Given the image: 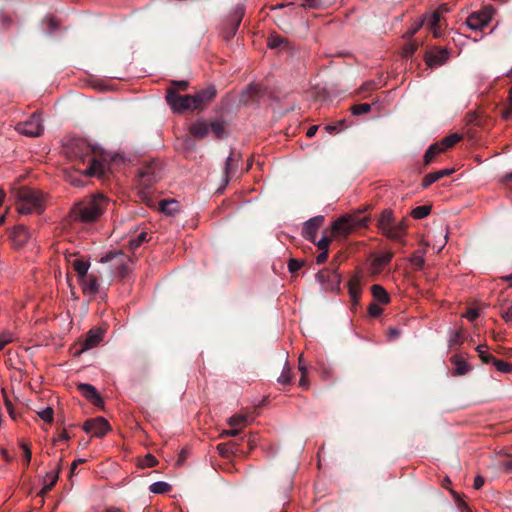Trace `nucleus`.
Segmentation results:
<instances>
[{"label": "nucleus", "instance_id": "obj_58", "mask_svg": "<svg viewBox=\"0 0 512 512\" xmlns=\"http://www.w3.org/2000/svg\"><path fill=\"white\" fill-rule=\"evenodd\" d=\"M368 312L370 316L378 317L383 312V309L381 308V306H378L375 303H371L368 307Z\"/></svg>", "mask_w": 512, "mask_h": 512}, {"label": "nucleus", "instance_id": "obj_52", "mask_svg": "<svg viewBox=\"0 0 512 512\" xmlns=\"http://www.w3.org/2000/svg\"><path fill=\"white\" fill-rule=\"evenodd\" d=\"M303 264H304L303 261H299L297 259L291 258L288 262L289 272L292 274L296 273L298 270L301 269Z\"/></svg>", "mask_w": 512, "mask_h": 512}, {"label": "nucleus", "instance_id": "obj_31", "mask_svg": "<svg viewBox=\"0 0 512 512\" xmlns=\"http://www.w3.org/2000/svg\"><path fill=\"white\" fill-rule=\"evenodd\" d=\"M71 264L78 275V280H81L89 275L88 269H89L90 263L88 261H85L80 258H75L71 262Z\"/></svg>", "mask_w": 512, "mask_h": 512}, {"label": "nucleus", "instance_id": "obj_53", "mask_svg": "<svg viewBox=\"0 0 512 512\" xmlns=\"http://www.w3.org/2000/svg\"><path fill=\"white\" fill-rule=\"evenodd\" d=\"M156 464L157 460L152 454H146L140 462L141 467H153Z\"/></svg>", "mask_w": 512, "mask_h": 512}, {"label": "nucleus", "instance_id": "obj_20", "mask_svg": "<svg viewBox=\"0 0 512 512\" xmlns=\"http://www.w3.org/2000/svg\"><path fill=\"white\" fill-rule=\"evenodd\" d=\"M84 295H96L98 293V279L93 274H89L85 278L78 280Z\"/></svg>", "mask_w": 512, "mask_h": 512}, {"label": "nucleus", "instance_id": "obj_35", "mask_svg": "<svg viewBox=\"0 0 512 512\" xmlns=\"http://www.w3.org/2000/svg\"><path fill=\"white\" fill-rule=\"evenodd\" d=\"M371 294L377 300L382 303H388L390 301V296L386 289L381 287L380 285L371 286Z\"/></svg>", "mask_w": 512, "mask_h": 512}, {"label": "nucleus", "instance_id": "obj_17", "mask_svg": "<svg viewBox=\"0 0 512 512\" xmlns=\"http://www.w3.org/2000/svg\"><path fill=\"white\" fill-rule=\"evenodd\" d=\"M30 234L24 225L16 226L10 233L9 239L15 248L23 247L28 241Z\"/></svg>", "mask_w": 512, "mask_h": 512}, {"label": "nucleus", "instance_id": "obj_12", "mask_svg": "<svg viewBox=\"0 0 512 512\" xmlns=\"http://www.w3.org/2000/svg\"><path fill=\"white\" fill-rule=\"evenodd\" d=\"M114 259H117V263H118V266H117V274L118 276L121 278V279H124L128 276V274L130 273L131 271V268L130 266L128 265V261H130V259L124 255L123 253L121 252H110L108 253L107 255H105L104 257L101 258V262H110Z\"/></svg>", "mask_w": 512, "mask_h": 512}, {"label": "nucleus", "instance_id": "obj_64", "mask_svg": "<svg viewBox=\"0 0 512 512\" xmlns=\"http://www.w3.org/2000/svg\"><path fill=\"white\" fill-rule=\"evenodd\" d=\"M423 25V22H418L416 25L412 26L406 32V37L411 38L413 35L419 30V28Z\"/></svg>", "mask_w": 512, "mask_h": 512}, {"label": "nucleus", "instance_id": "obj_51", "mask_svg": "<svg viewBox=\"0 0 512 512\" xmlns=\"http://www.w3.org/2000/svg\"><path fill=\"white\" fill-rule=\"evenodd\" d=\"M501 316L506 322L512 323V305H503L501 307Z\"/></svg>", "mask_w": 512, "mask_h": 512}, {"label": "nucleus", "instance_id": "obj_11", "mask_svg": "<svg viewBox=\"0 0 512 512\" xmlns=\"http://www.w3.org/2000/svg\"><path fill=\"white\" fill-rule=\"evenodd\" d=\"M494 10L492 7H485L484 9L473 12L466 20V25L473 29L479 30L487 25L493 18Z\"/></svg>", "mask_w": 512, "mask_h": 512}, {"label": "nucleus", "instance_id": "obj_8", "mask_svg": "<svg viewBox=\"0 0 512 512\" xmlns=\"http://www.w3.org/2000/svg\"><path fill=\"white\" fill-rule=\"evenodd\" d=\"M83 430L93 437L101 438L111 430L110 423L101 416L87 419L83 424Z\"/></svg>", "mask_w": 512, "mask_h": 512}, {"label": "nucleus", "instance_id": "obj_15", "mask_svg": "<svg viewBox=\"0 0 512 512\" xmlns=\"http://www.w3.org/2000/svg\"><path fill=\"white\" fill-rule=\"evenodd\" d=\"M442 19L441 11H434L430 15L425 16L422 22L423 25L424 23L427 25L436 38H439L442 36Z\"/></svg>", "mask_w": 512, "mask_h": 512}, {"label": "nucleus", "instance_id": "obj_28", "mask_svg": "<svg viewBox=\"0 0 512 512\" xmlns=\"http://www.w3.org/2000/svg\"><path fill=\"white\" fill-rule=\"evenodd\" d=\"M393 257L394 253L391 251L376 256L371 263L373 271L379 272L381 269H383L386 265H388L391 262Z\"/></svg>", "mask_w": 512, "mask_h": 512}, {"label": "nucleus", "instance_id": "obj_62", "mask_svg": "<svg viewBox=\"0 0 512 512\" xmlns=\"http://www.w3.org/2000/svg\"><path fill=\"white\" fill-rule=\"evenodd\" d=\"M469 321H474L478 318L479 313L475 308H470L464 315Z\"/></svg>", "mask_w": 512, "mask_h": 512}, {"label": "nucleus", "instance_id": "obj_26", "mask_svg": "<svg viewBox=\"0 0 512 512\" xmlns=\"http://www.w3.org/2000/svg\"><path fill=\"white\" fill-rule=\"evenodd\" d=\"M360 281V277L358 275H354L348 282V292L354 304L358 303L361 295Z\"/></svg>", "mask_w": 512, "mask_h": 512}, {"label": "nucleus", "instance_id": "obj_19", "mask_svg": "<svg viewBox=\"0 0 512 512\" xmlns=\"http://www.w3.org/2000/svg\"><path fill=\"white\" fill-rule=\"evenodd\" d=\"M268 46L270 49L278 51H290L293 49L291 42L277 33L268 36Z\"/></svg>", "mask_w": 512, "mask_h": 512}, {"label": "nucleus", "instance_id": "obj_33", "mask_svg": "<svg viewBox=\"0 0 512 512\" xmlns=\"http://www.w3.org/2000/svg\"><path fill=\"white\" fill-rule=\"evenodd\" d=\"M189 132L196 138H203L209 133L208 124L197 121L189 128Z\"/></svg>", "mask_w": 512, "mask_h": 512}, {"label": "nucleus", "instance_id": "obj_32", "mask_svg": "<svg viewBox=\"0 0 512 512\" xmlns=\"http://www.w3.org/2000/svg\"><path fill=\"white\" fill-rule=\"evenodd\" d=\"M208 127L216 138H224L227 135L226 123L222 120L211 122Z\"/></svg>", "mask_w": 512, "mask_h": 512}, {"label": "nucleus", "instance_id": "obj_61", "mask_svg": "<svg viewBox=\"0 0 512 512\" xmlns=\"http://www.w3.org/2000/svg\"><path fill=\"white\" fill-rule=\"evenodd\" d=\"M22 449H23V458L25 461V466H28L30 463V460H31L32 452L29 449V447L24 444L22 445Z\"/></svg>", "mask_w": 512, "mask_h": 512}, {"label": "nucleus", "instance_id": "obj_6", "mask_svg": "<svg viewBox=\"0 0 512 512\" xmlns=\"http://www.w3.org/2000/svg\"><path fill=\"white\" fill-rule=\"evenodd\" d=\"M166 100L171 108L178 113L196 110L193 95H181L176 93V88H167Z\"/></svg>", "mask_w": 512, "mask_h": 512}, {"label": "nucleus", "instance_id": "obj_60", "mask_svg": "<svg viewBox=\"0 0 512 512\" xmlns=\"http://www.w3.org/2000/svg\"><path fill=\"white\" fill-rule=\"evenodd\" d=\"M508 99H509V108L502 111V117L504 119H508L512 113V87L510 88Z\"/></svg>", "mask_w": 512, "mask_h": 512}, {"label": "nucleus", "instance_id": "obj_36", "mask_svg": "<svg viewBox=\"0 0 512 512\" xmlns=\"http://www.w3.org/2000/svg\"><path fill=\"white\" fill-rule=\"evenodd\" d=\"M172 490V486L167 482H154L149 486V491L153 494H167Z\"/></svg>", "mask_w": 512, "mask_h": 512}, {"label": "nucleus", "instance_id": "obj_13", "mask_svg": "<svg viewBox=\"0 0 512 512\" xmlns=\"http://www.w3.org/2000/svg\"><path fill=\"white\" fill-rule=\"evenodd\" d=\"M325 222L324 216H315L308 221L305 222L302 235L304 238L308 239L311 242H315V237L319 228L323 226Z\"/></svg>", "mask_w": 512, "mask_h": 512}, {"label": "nucleus", "instance_id": "obj_59", "mask_svg": "<svg viewBox=\"0 0 512 512\" xmlns=\"http://www.w3.org/2000/svg\"><path fill=\"white\" fill-rule=\"evenodd\" d=\"M4 399H5V405H6V408L10 414V416L15 419L16 418V413H15V410H14V406H13V403L10 399H8V396L4 393Z\"/></svg>", "mask_w": 512, "mask_h": 512}, {"label": "nucleus", "instance_id": "obj_9", "mask_svg": "<svg viewBox=\"0 0 512 512\" xmlns=\"http://www.w3.org/2000/svg\"><path fill=\"white\" fill-rule=\"evenodd\" d=\"M316 280L326 291H340L341 276L337 270L322 269L316 274Z\"/></svg>", "mask_w": 512, "mask_h": 512}, {"label": "nucleus", "instance_id": "obj_4", "mask_svg": "<svg viewBox=\"0 0 512 512\" xmlns=\"http://www.w3.org/2000/svg\"><path fill=\"white\" fill-rule=\"evenodd\" d=\"M163 164L156 159L145 161L139 167L136 183L144 191L150 189L163 178Z\"/></svg>", "mask_w": 512, "mask_h": 512}, {"label": "nucleus", "instance_id": "obj_34", "mask_svg": "<svg viewBox=\"0 0 512 512\" xmlns=\"http://www.w3.org/2000/svg\"><path fill=\"white\" fill-rule=\"evenodd\" d=\"M179 210L178 202L174 199L171 200H162L160 202V211L164 212L167 215H174Z\"/></svg>", "mask_w": 512, "mask_h": 512}, {"label": "nucleus", "instance_id": "obj_10", "mask_svg": "<svg viewBox=\"0 0 512 512\" xmlns=\"http://www.w3.org/2000/svg\"><path fill=\"white\" fill-rule=\"evenodd\" d=\"M16 130L30 137H37L43 133L42 120L38 113L32 114V116L25 122L19 123Z\"/></svg>", "mask_w": 512, "mask_h": 512}, {"label": "nucleus", "instance_id": "obj_45", "mask_svg": "<svg viewBox=\"0 0 512 512\" xmlns=\"http://www.w3.org/2000/svg\"><path fill=\"white\" fill-rule=\"evenodd\" d=\"M418 48V42L416 40H410L404 47V56L411 57Z\"/></svg>", "mask_w": 512, "mask_h": 512}, {"label": "nucleus", "instance_id": "obj_18", "mask_svg": "<svg viewBox=\"0 0 512 512\" xmlns=\"http://www.w3.org/2000/svg\"><path fill=\"white\" fill-rule=\"evenodd\" d=\"M217 91L215 87L209 86L207 88L201 89L193 95V99L195 100L196 110H202L203 106L209 101L215 98V94Z\"/></svg>", "mask_w": 512, "mask_h": 512}, {"label": "nucleus", "instance_id": "obj_29", "mask_svg": "<svg viewBox=\"0 0 512 512\" xmlns=\"http://www.w3.org/2000/svg\"><path fill=\"white\" fill-rule=\"evenodd\" d=\"M60 27V22L53 16H46L41 21V29L46 35H51Z\"/></svg>", "mask_w": 512, "mask_h": 512}, {"label": "nucleus", "instance_id": "obj_3", "mask_svg": "<svg viewBox=\"0 0 512 512\" xmlns=\"http://www.w3.org/2000/svg\"><path fill=\"white\" fill-rule=\"evenodd\" d=\"M14 197L20 214L41 213L44 209L43 194L37 189L28 186L19 187L14 191Z\"/></svg>", "mask_w": 512, "mask_h": 512}, {"label": "nucleus", "instance_id": "obj_46", "mask_svg": "<svg viewBox=\"0 0 512 512\" xmlns=\"http://www.w3.org/2000/svg\"><path fill=\"white\" fill-rule=\"evenodd\" d=\"M463 343V333L461 330L453 332L452 336L449 340V347H454L455 345H462Z\"/></svg>", "mask_w": 512, "mask_h": 512}, {"label": "nucleus", "instance_id": "obj_14", "mask_svg": "<svg viewBox=\"0 0 512 512\" xmlns=\"http://www.w3.org/2000/svg\"><path fill=\"white\" fill-rule=\"evenodd\" d=\"M240 160H241L240 153H237L235 150H232L226 160L225 169H224L226 185L236 176Z\"/></svg>", "mask_w": 512, "mask_h": 512}, {"label": "nucleus", "instance_id": "obj_5", "mask_svg": "<svg viewBox=\"0 0 512 512\" xmlns=\"http://www.w3.org/2000/svg\"><path fill=\"white\" fill-rule=\"evenodd\" d=\"M71 153L83 162L87 160L89 164L86 169L87 176H105V166L92 156L91 148L85 141L79 140L75 142L71 148Z\"/></svg>", "mask_w": 512, "mask_h": 512}, {"label": "nucleus", "instance_id": "obj_42", "mask_svg": "<svg viewBox=\"0 0 512 512\" xmlns=\"http://www.w3.org/2000/svg\"><path fill=\"white\" fill-rule=\"evenodd\" d=\"M371 105L368 103L355 104L351 107V112L353 115H363L370 111Z\"/></svg>", "mask_w": 512, "mask_h": 512}, {"label": "nucleus", "instance_id": "obj_24", "mask_svg": "<svg viewBox=\"0 0 512 512\" xmlns=\"http://www.w3.org/2000/svg\"><path fill=\"white\" fill-rule=\"evenodd\" d=\"M102 340V331L90 330L81 344V352L96 347Z\"/></svg>", "mask_w": 512, "mask_h": 512}, {"label": "nucleus", "instance_id": "obj_39", "mask_svg": "<svg viewBox=\"0 0 512 512\" xmlns=\"http://www.w3.org/2000/svg\"><path fill=\"white\" fill-rule=\"evenodd\" d=\"M430 211H431L430 205L417 206L411 211V216L414 219H423L430 214Z\"/></svg>", "mask_w": 512, "mask_h": 512}, {"label": "nucleus", "instance_id": "obj_50", "mask_svg": "<svg viewBox=\"0 0 512 512\" xmlns=\"http://www.w3.org/2000/svg\"><path fill=\"white\" fill-rule=\"evenodd\" d=\"M188 85L186 80H173L168 88H176V93H179L180 90L185 91Z\"/></svg>", "mask_w": 512, "mask_h": 512}, {"label": "nucleus", "instance_id": "obj_63", "mask_svg": "<svg viewBox=\"0 0 512 512\" xmlns=\"http://www.w3.org/2000/svg\"><path fill=\"white\" fill-rule=\"evenodd\" d=\"M246 442H247L248 451H251L257 445V436L256 435L248 436Z\"/></svg>", "mask_w": 512, "mask_h": 512}, {"label": "nucleus", "instance_id": "obj_47", "mask_svg": "<svg viewBox=\"0 0 512 512\" xmlns=\"http://www.w3.org/2000/svg\"><path fill=\"white\" fill-rule=\"evenodd\" d=\"M38 416L45 422H48V423L53 422V408L52 407L44 408L43 410L38 412Z\"/></svg>", "mask_w": 512, "mask_h": 512}, {"label": "nucleus", "instance_id": "obj_38", "mask_svg": "<svg viewBox=\"0 0 512 512\" xmlns=\"http://www.w3.org/2000/svg\"><path fill=\"white\" fill-rule=\"evenodd\" d=\"M462 136L458 133H452L442 139L440 145L442 148L448 149L453 147L457 142L461 140Z\"/></svg>", "mask_w": 512, "mask_h": 512}, {"label": "nucleus", "instance_id": "obj_21", "mask_svg": "<svg viewBox=\"0 0 512 512\" xmlns=\"http://www.w3.org/2000/svg\"><path fill=\"white\" fill-rule=\"evenodd\" d=\"M331 231L337 237H347L354 232L349 224V219L344 216L332 224Z\"/></svg>", "mask_w": 512, "mask_h": 512}, {"label": "nucleus", "instance_id": "obj_49", "mask_svg": "<svg viewBox=\"0 0 512 512\" xmlns=\"http://www.w3.org/2000/svg\"><path fill=\"white\" fill-rule=\"evenodd\" d=\"M410 263L414 266L415 269L421 270L424 266V258L421 255L414 253L410 257Z\"/></svg>", "mask_w": 512, "mask_h": 512}, {"label": "nucleus", "instance_id": "obj_48", "mask_svg": "<svg viewBox=\"0 0 512 512\" xmlns=\"http://www.w3.org/2000/svg\"><path fill=\"white\" fill-rule=\"evenodd\" d=\"M229 425L232 427L237 426V425L246 426L247 425V417L244 415H237V414L233 415L229 419Z\"/></svg>", "mask_w": 512, "mask_h": 512}, {"label": "nucleus", "instance_id": "obj_1", "mask_svg": "<svg viewBox=\"0 0 512 512\" xmlns=\"http://www.w3.org/2000/svg\"><path fill=\"white\" fill-rule=\"evenodd\" d=\"M110 204V199L102 193H95L82 198L74 204L70 213L71 224H92L99 220Z\"/></svg>", "mask_w": 512, "mask_h": 512}, {"label": "nucleus", "instance_id": "obj_23", "mask_svg": "<svg viewBox=\"0 0 512 512\" xmlns=\"http://www.w3.org/2000/svg\"><path fill=\"white\" fill-rule=\"evenodd\" d=\"M454 173L453 169H444L437 172H432L424 176L421 182V186L423 188L428 187L429 185L434 184L435 182L439 181L440 179L450 176Z\"/></svg>", "mask_w": 512, "mask_h": 512}, {"label": "nucleus", "instance_id": "obj_16", "mask_svg": "<svg viewBox=\"0 0 512 512\" xmlns=\"http://www.w3.org/2000/svg\"><path fill=\"white\" fill-rule=\"evenodd\" d=\"M79 393L88 399L93 405L100 407L103 405V400L98 394L95 387L90 384L80 383L77 386Z\"/></svg>", "mask_w": 512, "mask_h": 512}, {"label": "nucleus", "instance_id": "obj_57", "mask_svg": "<svg viewBox=\"0 0 512 512\" xmlns=\"http://www.w3.org/2000/svg\"><path fill=\"white\" fill-rule=\"evenodd\" d=\"M248 93L253 98L258 97L262 93V88L259 84H250L248 86Z\"/></svg>", "mask_w": 512, "mask_h": 512}, {"label": "nucleus", "instance_id": "obj_55", "mask_svg": "<svg viewBox=\"0 0 512 512\" xmlns=\"http://www.w3.org/2000/svg\"><path fill=\"white\" fill-rule=\"evenodd\" d=\"M244 14H245V7L243 4H238L235 8V17H236V20H235V23L237 25H240L241 21H242V18L244 17Z\"/></svg>", "mask_w": 512, "mask_h": 512}, {"label": "nucleus", "instance_id": "obj_40", "mask_svg": "<svg viewBox=\"0 0 512 512\" xmlns=\"http://www.w3.org/2000/svg\"><path fill=\"white\" fill-rule=\"evenodd\" d=\"M148 241V234L141 232L140 234L129 239V247L131 250L137 249L143 242Z\"/></svg>", "mask_w": 512, "mask_h": 512}, {"label": "nucleus", "instance_id": "obj_43", "mask_svg": "<svg viewBox=\"0 0 512 512\" xmlns=\"http://www.w3.org/2000/svg\"><path fill=\"white\" fill-rule=\"evenodd\" d=\"M332 241V238L327 236V231H324V235L316 242H314L319 249L322 251H329V246Z\"/></svg>", "mask_w": 512, "mask_h": 512}, {"label": "nucleus", "instance_id": "obj_54", "mask_svg": "<svg viewBox=\"0 0 512 512\" xmlns=\"http://www.w3.org/2000/svg\"><path fill=\"white\" fill-rule=\"evenodd\" d=\"M500 466L503 468L505 472L512 473V454L502 459L500 462Z\"/></svg>", "mask_w": 512, "mask_h": 512}, {"label": "nucleus", "instance_id": "obj_22", "mask_svg": "<svg viewBox=\"0 0 512 512\" xmlns=\"http://www.w3.org/2000/svg\"><path fill=\"white\" fill-rule=\"evenodd\" d=\"M450 361L454 365V369H453L454 376L466 375L471 370V366L466 362V360L460 354H454L450 358Z\"/></svg>", "mask_w": 512, "mask_h": 512}, {"label": "nucleus", "instance_id": "obj_37", "mask_svg": "<svg viewBox=\"0 0 512 512\" xmlns=\"http://www.w3.org/2000/svg\"><path fill=\"white\" fill-rule=\"evenodd\" d=\"M218 450H220L221 455H228L230 453H244V450L240 447V445L234 442L220 444L218 446Z\"/></svg>", "mask_w": 512, "mask_h": 512}, {"label": "nucleus", "instance_id": "obj_27", "mask_svg": "<svg viewBox=\"0 0 512 512\" xmlns=\"http://www.w3.org/2000/svg\"><path fill=\"white\" fill-rule=\"evenodd\" d=\"M361 212H362V210L355 214L344 216L345 218L349 219V224H350L351 228L353 229V231H356L358 229H363L368 226V222H369L370 218L367 216L361 217L360 216Z\"/></svg>", "mask_w": 512, "mask_h": 512}, {"label": "nucleus", "instance_id": "obj_41", "mask_svg": "<svg viewBox=\"0 0 512 512\" xmlns=\"http://www.w3.org/2000/svg\"><path fill=\"white\" fill-rule=\"evenodd\" d=\"M278 382L282 385H289L292 383V371L288 363L285 364L283 371L278 378Z\"/></svg>", "mask_w": 512, "mask_h": 512}, {"label": "nucleus", "instance_id": "obj_2", "mask_svg": "<svg viewBox=\"0 0 512 512\" xmlns=\"http://www.w3.org/2000/svg\"><path fill=\"white\" fill-rule=\"evenodd\" d=\"M376 227L392 241L404 244L403 237L407 234V222L405 218L397 220L392 209H385L376 219Z\"/></svg>", "mask_w": 512, "mask_h": 512}, {"label": "nucleus", "instance_id": "obj_56", "mask_svg": "<svg viewBox=\"0 0 512 512\" xmlns=\"http://www.w3.org/2000/svg\"><path fill=\"white\" fill-rule=\"evenodd\" d=\"M301 6L304 8L318 9L321 6V0H301Z\"/></svg>", "mask_w": 512, "mask_h": 512}, {"label": "nucleus", "instance_id": "obj_44", "mask_svg": "<svg viewBox=\"0 0 512 512\" xmlns=\"http://www.w3.org/2000/svg\"><path fill=\"white\" fill-rule=\"evenodd\" d=\"M494 365L497 368V370L502 373H512V363L505 362L501 359H497Z\"/></svg>", "mask_w": 512, "mask_h": 512}, {"label": "nucleus", "instance_id": "obj_25", "mask_svg": "<svg viewBox=\"0 0 512 512\" xmlns=\"http://www.w3.org/2000/svg\"><path fill=\"white\" fill-rule=\"evenodd\" d=\"M59 479V470L50 471L46 473L42 489L39 491L38 496L43 497L46 493H49L53 486L56 485Z\"/></svg>", "mask_w": 512, "mask_h": 512}, {"label": "nucleus", "instance_id": "obj_30", "mask_svg": "<svg viewBox=\"0 0 512 512\" xmlns=\"http://www.w3.org/2000/svg\"><path fill=\"white\" fill-rule=\"evenodd\" d=\"M445 148H442L440 143H434L427 148L424 153V166H428L430 163H433L435 160V156L444 152Z\"/></svg>", "mask_w": 512, "mask_h": 512}, {"label": "nucleus", "instance_id": "obj_7", "mask_svg": "<svg viewBox=\"0 0 512 512\" xmlns=\"http://www.w3.org/2000/svg\"><path fill=\"white\" fill-rule=\"evenodd\" d=\"M450 50L445 47L434 46L425 51L424 61L427 67L437 68L444 65L449 59Z\"/></svg>", "mask_w": 512, "mask_h": 512}]
</instances>
